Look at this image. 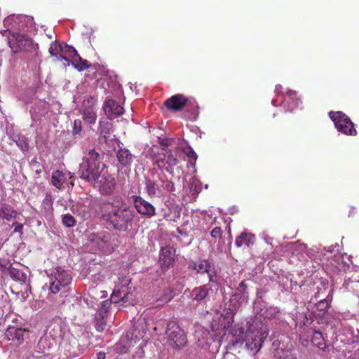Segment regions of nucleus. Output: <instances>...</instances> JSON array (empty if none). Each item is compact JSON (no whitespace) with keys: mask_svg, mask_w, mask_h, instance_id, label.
Segmentation results:
<instances>
[{"mask_svg":"<svg viewBox=\"0 0 359 359\" xmlns=\"http://www.w3.org/2000/svg\"><path fill=\"white\" fill-rule=\"evenodd\" d=\"M231 343L233 346L245 342L246 348L257 353L262 346V344L269 335L266 325L261 320L255 319L248 322L246 331L242 327L233 328L231 331Z\"/></svg>","mask_w":359,"mask_h":359,"instance_id":"nucleus-1","label":"nucleus"},{"mask_svg":"<svg viewBox=\"0 0 359 359\" xmlns=\"http://www.w3.org/2000/svg\"><path fill=\"white\" fill-rule=\"evenodd\" d=\"M101 212L104 220L121 231L128 230L135 215L134 210H130L126 205L119 207L109 202L103 203Z\"/></svg>","mask_w":359,"mask_h":359,"instance_id":"nucleus-2","label":"nucleus"},{"mask_svg":"<svg viewBox=\"0 0 359 359\" xmlns=\"http://www.w3.org/2000/svg\"><path fill=\"white\" fill-rule=\"evenodd\" d=\"M104 167L100 154L92 149L83 156L78 172L80 178L95 184L101 177Z\"/></svg>","mask_w":359,"mask_h":359,"instance_id":"nucleus-3","label":"nucleus"},{"mask_svg":"<svg viewBox=\"0 0 359 359\" xmlns=\"http://www.w3.org/2000/svg\"><path fill=\"white\" fill-rule=\"evenodd\" d=\"M130 282L131 280L129 277L125 276L122 278L116 286L111 294V300L103 301L97 313L107 316L111 302L121 303V305L132 304L134 294L131 290V287L129 286Z\"/></svg>","mask_w":359,"mask_h":359,"instance_id":"nucleus-4","label":"nucleus"},{"mask_svg":"<svg viewBox=\"0 0 359 359\" xmlns=\"http://www.w3.org/2000/svg\"><path fill=\"white\" fill-rule=\"evenodd\" d=\"M70 273L62 267L55 268L50 276V291L53 294L67 292L72 283Z\"/></svg>","mask_w":359,"mask_h":359,"instance_id":"nucleus-5","label":"nucleus"},{"mask_svg":"<svg viewBox=\"0 0 359 359\" xmlns=\"http://www.w3.org/2000/svg\"><path fill=\"white\" fill-rule=\"evenodd\" d=\"M329 116L338 131L346 135H356L357 131L351 120L342 111H330Z\"/></svg>","mask_w":359,"mask_h":359,"instance_id":"nucleus-6","label":"nucleus"},{"mask_svg":"<svg viewBox=\"0 0 359 359\" xmlns=\"http://www.w3.org/2000/svg\"><path fill=\"white\" fill-rule=\"evenodd\" d=\"M154 163L159 169L171 172L172 168L179 163V160L170 149H162L161 151L154 156Z\"/></svg>","mask_w":359,"mask_h":359,"instance_id":"nucleus-7","label":"nucleus"},{"mask_svg":"<svg viewBox=\"0 0 359 359\" xmlns=\"http://www.w3.org/2000/svg\"><path fill=\"white\" fill-rule=\"evenodd\" d=\"M9 46L15 53L20 51H31L34 48L32 39L19 33H14L9 39Z\"/></svg>","mask_w":359,"mask_h":359,"instance_id":"nucleus-8","label":"nucleus"},{"mask_svg":"<svg viewBox=\"0 0 359 359\" xmlns=\"http://www.w3.org/2000/svg\"><path fill=\"white\" fill-rule=\"evenodd\" d=\"M190 267L195 270L198 274H200L201 276L206 274L208 277L209 281L212 283L216 284L217 287L215 290L218 291L219 283L217 281L215 280V277L216 276L217 272L215 271L214 264H211L207 259H203L200 260L198 262H193L190 265Z\"/></svg>","mask_w":359,"mask_h":359,"instance_id":"nucleus-9","label":"nucleus"},{"mask_svg":"<svg viewBox=\"0 0 359 359\" xmlns=\"http://www.w3.org/2000/svg\"><path fill=\"white\" fill-rule=\"evenodd\" d=\"M166 334L177 348L187 343V337L183 330L175 322H170L167 325Z\"/></svg>","mask_w":359,"mask_h":359,"instance_id":"nucleus-10","label":"nucleus"},{"mask_svg":"<svg viewBox=\"0 0 359 359\" xmlns=\"http://www.w3.org/2000/svg\"><path fill=\"white\" fill-rule=\"evenodd\" d=\"M130 198L139 214L147 217H151L156 215L154 206L141 196L133 195Z\"/></svg>","mask_w":359,"mask_h":359,"instance_id":"nucleus-11","label":"nucleus"},{"mask_svg":"<svg viewBox=\"0 0 359 359\" xmlns=\"http://www.w3.org/2000/svg\"><path fill=\"white\" fill-rule=\"evenodd\" d=\"M61 346L70 357L78 356L83 350L79 340L72 334L65 337L62 341Z\"/></svg>","mask_w":359,"mask_h":359,"instance_id":"nucleus-12","label":"nucleus"},{"mask_svg":"<svg viewBox=\"0 0 359 359\" xmlns=\"http://www.w3.org/2000/svg\"><path fill=\"white\" fill-rule=\"evenodd\" d=\"M217 285L215 283L205 284L202 286L195 287L191 294L193 301L202 302L205 300L210 294H216L215 290Z\"/></svg>","mask_w":359,"mask_h":359,"instance_id":"nucleus-13","label":"nucleus"},{"mask_svg":"<svg viewBox=\"0 0 359 359\" xmlns=\"http://www.w3.org/2000/svg\"><path fill=\"white\" fill-rule=\"evenodd\" d=\"M28 330L15 325H8L6 331V337L8 341H13L16 346L22 344L25 339V335Z\"/></svg>","mask_w":359,"mask_h":359,"instance_id":"nucleus-14","label":"nucleus"},{"mask_svg":"<svg viewBox=\"0 0 359 359\" xmlns=\"http://www.w3.org/2000/svg\"><path fill=\"white\" fill-rule=\"evenodd\" d=\"M95 184H98L99 191L102 195H110L115 189L116 182L114 177L110 175L102 177Z\"/></svg>","mask_w":359,"mask_h":359,"instance_id":"nucleus-15","label":"nucleus"},{"mask_svg":"<svg viewBox=\"0 0 359 359\" xmlns=\"http://www.w3.org/2000/svg\"><path fill=\"white\" fill-rule=\"evenodd\" d=\"M175 250L170 246H166L161 249L160 263L163 271L168 270L174 263Z\"/></svg>","mask_w":359,"mask_h":359,"instance_id":"nucleus-16","label":"nucleus"},{"mask_svg":"<svg viewBox=\"0 0 359 359\" xmlns=\"http://www.w3.org/2000/svg\"><path fill=\"white\" fill-rule=\"evenodd\" d=\"M188 99L182 94H176L164 101V106L172 111H180L187 104Z\"/></svg>","mask_w":359,"mask_h":359,"instance_id":"nucleus-17","label":"nucleus"},{"mask_svg":"<svg viewBox=\"0 0 359 359\" xmlns=\"http://www.w3.org/2000/svg\"><path fill=\"white\" fill-rule=\"evenodd\" d=\"M116 158L118 162V167L121 169H130L135 159V156L126 148H120L116 151Z\"/></svg>","mask_w":359,"mask_h":359,"instance_id":"nucleus-18","label":"nucleus"},{"mask_svg":"<svg viewBox=\"0 0 359 359\" xmlns=\"http://www.w3.org/2000/svg\"><path fill=\"white\" fill-rule=\"evenodd\" d=\"M248 285L245 284V281H241L236 289L235 293L231 296V300L236 301L237 304H235L234 309L238 308L241 304L243 302H246L248 300Z\"/></svg>","mask_w":359,"mask_h":359,"instance_id":"nucleus-19","label":"nucleus"},{"mask_svg":"<svg viewBox=\"0 0 359 359\" xmlns=\"http://www.w3.org/2000/svg\"><path fill=\"white\" fill-rule=\"evenodd\" d=\"M103 109L109 118H113V116H118L123 114L124 109L116 100L112 99L106 100L103 104Z\"/></svg>","mask_w":359,"mask_h":359,"instance_id":"nucleus-20","label":"nucleus"},{"mask_svg":"<svg viewBox=\"0 0 359 359\" xmlns=\"http://www.w3.org/2000/svg\"><path fill=\"white\" fill-rule=\"evenodd\" d=\"M20 214V212H18L11 205L6 203L0 204V221L15 220Z\"/></svg>","mask_w":359,"mask_h":359,"instance_id":"nucleus-21","label":"nucleus"},{"mask_svg":"<svg viewBox=\"0 0 359 359\" xmlns=\"http://www.w3.org/2000/svg\"><path fill=\"white\" fill-rule=\"evenodd\" d=\"M144 189L150 198L161 197L163 195V189L157 182L146 178L144 182Z\"/></svg>","mask_w":359,"mask_h":359,"instance_id":"nucleus-22","label":"nucleus"},{"mask_svg":"<svg viewBox=\"0 0 359 359\" xmlns=\"http://www.w3.org/2000/svg\"><path fill=\"white\" fill-rule=\"evenodd\" d=\"M283 103L285 105L287 104V109L293 111L294 109L299 107V104L302 103L301 98L298 96V93L294 90H288L286 92V97Z\"/></svg>","mask_w":359,"mask_h":359,"instance_id":"nucleus-23","label":"nucleus"},{"mask_svg":"<svg viewBox=\"0 0 359 359\" xmlns=\"http://www.w3.org/2000/svg\"><path fill=\"white\" fill-rule=\"evenodd\" d=\"M46 332L48 334V337L57 341L62 339L65 333L62 325L55 321L50 323L46 329Z\"/></svg>","mask_w":359,"mask_h":359,"instance_id":"nucleus-24","label":"nucleus"},{"mask_svg":"<svg viewBox=\"0 0 359 359\" xmlns=\"http://www.w3.org/2000/svg\"><path fill=\"white\" fill-rule=\"evenodd\" d=\"M57 343L58 341L46 336L40 339L38 343V347L43 353L48 352V353H49V351L57 347Z\"/></svg>","mask_w":359,"mask_h":359,"instance_id":"nucleus-25","label":"nucleus"},{"mask_svg":"<svg viewBox=\"0 0 359 359\" xmlns=\"http://www.w3.org/2000/svg\"><path fill=\"white\" fill-rule=\"evenodd\" d=\"M66 180V175L62 171L57 170L52 172L50 184L57 189H64V184Z\"/></svg>","mask_w":359,"mask_h":359,"instance_id":"nucleus-26","label":"nucleus"},{"mask_svg":"<svg viewBox=\"0 0 359 359\" xmlns=\"http://www.w3.org/2000/svg\"><path fill=\"white\" fill-rule=\"evenodd\" d=\"M254 236L251 233L243 232L237 237L236 245L238 248L249 247L253 243Z\"/></svg>","mask_w":359,"mask_h":359,"instance_id":"nucleus-27","label":"nucleus"},{"mask_svg":"<svg viewBox=\"0 0 359 359\" xmlns=\"http://www.w3.org/2000/svg\"><path fill=\"white\" fill-rule=\"evenodd\" d=\"M88 241L95 244L99 248H102L109 241V236L102 235V233H91L89 236Z\"/></svg>","mask_w":359,"mask_h":359,"instance_id":"nucleus-28","label":"nucleus"},{"mask_svg":"<svg viewBox=\"0 0 359 359\" xmlns=\"http://www.w3.org/2000/svg\"><path fill=\"white\" fill-rule=\"evenodd\" d=\"M312 344L319 349L325 351L327 348L325 340L320 331L316 330L311 337Z\"/></svg>","mask_w":359,"mask_h":359,"instance_id":"nucleus-29","label":"nucleus"},{"mask_svg":"<svg viewBox=\"0 0 359 359\" xmlns=\"http://www.w3.org/2000/svg\"><path fill=\"white\" fill-rule=\"evenodd\" d=\"M72 65L78 71L81 72L89 67L88 62L83 59L79 54L73 56L72 60Z\"/></svg>","mask_w":359,"mask_h":359,"instance_id":"nucleus-30","label":"nucleus"},{"mask_svg":"<svg viewBox=\"0 0 359 359\" xmlns=\"http://www.w3.org/2000/svg\"><path fill=\"white\" fill-rule=\"evenodd\" d=\"M83 119L88 124H94L97 119V114L93 107H88L83 110Z\"/></svg>","mask_w":359,"mask_h":359,"instance_id":"nucleus-31","label":"nucleus"},{"mask_svg":"<svg viewBox=\"0 0 359 359\" xmlns=\"http://www.w3.org/2000/svg\"><path fill=\"white\" fill-rule=\"evenodd\" d=\"M280 313V310L276 306H266L264 309H262V315L264 318L272 320L278 316Z\"/></svg>","mask_w":359,"mask_h":359,"instance_id":"nucleus-32","label":"nucleus"},{"mask_svg":"<svg viewBox=\"0 0 359 359\" xmlns=\"http://www.w3.org/2000/svg\"><path fill=\"white\" fill-rule=\"evenodd\" d=\"M94 323L96 330L99 332H102L107 326V316L97 313Z\"/></svg>","mask_w":359,"mask_h":359,"instance_id":"nucleus-33","label":"nucleus"},{"mask_svg":"<svg viewBox=\"0 0 359 359\" xmlns=\"http://www.w3.org/2000/svg\"><path fill=\"white\" fill-rule=\"evenodd\" d=\"M14 142L17 146L22 151H27L29 149V143L27 138L22 135H18L13 137Z\"/></svg>","mask_w":359,"mask_h":359,"instance_id":"nucleus-34","label":"nucleus"},{"mask_svg":"<svg viewBox=\"0 0 359 359\" xmlns=\"http://www.w3.org/2000/svg\"><path fill=\"white\" fill-rule=\"evenodd\" d=\"M111 124L107 121H100V135L105 139L110 133Z\"/></svg>","mask_w":359,"mask_h":359,"instance_id":"nucleus-35","label":"nucleus"},{"mask_svg":"<svg viewBox=\"0 0 359 359\" xmlns=\"http://www.w3.org/2000/svg\"><path fill=\"white\" fill-rule=\"evenodd\" d=\"M159 180L160 182L161 183V189H163V193L165 191L172 192L175 191V184L172 181L168 180H163L162 178H160Z\"/></svg>","mask_w":359,"mask_h":359,"instance_id":"nucleus-36","label":"nucleus"},{"mask_svg":"<svg viewBox=\"0 0 359 359\" xmlns=\"http://www.w3.org/2000/svg\"><path fill=\"white\" fill-rule=\"evenodd\" d=\"M48 52L52 56H57L60 53L63 52V46L56 42H53L50 43Z\"/></svg>","mask_w":359,"mask_h":359,"instance_id":"nucleus-37","label":"nucleus"},{"mask_svg":"<svg viewBox=\"0 0 359 359\" xmlns=\"http://www.w3.org/2000/svg\"><path fill=\"white\" fill-rule=\"evenodd\" d=\"M62 224L67 227H72L76 224L74 217L69 213L62 216Z\"/></svg>","mask_w":359,"mask_h":359,"instance_id":"nucleus-38","label":"nucleus"},{"mask_svg":"<svg viewBox=\"0 0 359 359\" xmlns=\"http://www.w3.org/2000/svg\"><path fill=\"white\" fill-rule=\"evenodd\" d=\"M82 130V123L80 119H76L74 120L73 123V128H72V135L74 137H76V135H80L81 132Z\"/></svg>","mask_w":359,"mask_h":359,"instance_id":"nucleus-39","label":"nucleus"},{"mask_svg":"<svg viewBox=\"0 0 359 359\" xmlns=\"http://www.w3.org/2000/svg\"><path fill=\"white\" fill-rule=\"evenodd\" d=\"M210 236L213 238H219L222 236V230L221 227H215L210 232Z\"/></svg>","mask_w":359,"mask_h":359,"instance_id":"nucleus-40","label":"nucleus"},{"mask_svg":"<svg viewBox=\"0 0 359 359\" xmlns=\"http://www.w3.org/2000/svg\"><path fill=\"white\" fill-rule=\"evenodd\" d=\"M12 227H13V233H22V230L24 225L22 223H19L18 222H14L12 224Z\"/></svg>","mask_w":359,"mask_h":359,"instance_id":"nucleus-41","label":"nucleus"},{"mask_svg":"<svg viewBox=\"0 0 359 359\" xmlns=\"http://www.w3.org/2000/svg\"><path fill=\"white\" fill-rule=\"evenodd\" d=\"M63 52L68 53L72 55V57L75 56L76 54H78L77 51L76 50V49L74 47L68 46V45H65V46H63Z\"/></svg>","mask_w":359,"mask_h":359,"instance_id":"nucleus-42","label":"nucleus"},{"mask_svg":"<svg viewBox=\"0 0 359 359\" xmlns=\"http://www.w3.org/2000/svg\"><path fill=\"white\" fill-rule=\"evenodd\" d=\"M329 306V303L326 299H322L317 304V307L320 311H323Z\"/></svg>","mask_w":359,"mask_h":359,"instance_id":"nucleus-43","label":"nucleus"},{"mask_svg":"<svg viewBox=\"0 0 359 359\" xmlns=\"http://www.w3.org/2000/svg\"><path fill=\"white\" fill-rule=\"evenodd\" d=\"M187 156L191 158H193V159H196L197 158V155L195 153V151L192 149H190V150L189 151V152L187 153Z\"/></svg>","mask_w":359,"mask_h":359,"instance_id":"nucleus-44","label":"nucleus"},{"mask_svg":"<svg viewBox=\"0 0 359 359\" xmlns=\"http://www.w3.org/2000/svg\"><path fill=\"white\" fill-rule=\"evenodd\" d=\"M234 313H235L231 309H229V311H227L226 313V318H229L232 321V318L234 316Z\"/></svg>","mask_w":359,"mask_h":359,"instance_id":"nucleus-45","label":"nucleus"},{"mask_svg":"<svg viewBox=\"0 0 359 359\" xmlns=\"http://www.w3.org/2000/svg\"><path fill=\"white\" fill-rule=\"evenodd\" d=\"M283 86L281 85H277L275 88V92L277 94L281 93L283 90Z\"/></svg>","mask_w":359,"mask_h":359,"instance_id":"nucleus-46","label":"nucleus"},{"mask_svg":"<svg viewBox=\"0 0 359 359\" xmlns=\"http://www.w3.org/2000/svg\"><path fill=\"white\" fill-rule=\"evenodd\" d=\"M97 359H105L106 358V354L104 352H99L97 355Z\"/></svg>","mask_w":359,"mask_h":359,"instance_id":"nucleus-47","label":"nucleus"},{"mask_svg":"<svg viewBox=\"0 0 359 359\" xmlns=\"http://www.w3.org/2000/svg\"><path fill=\"white\" fill-rule=\"evenodd\" d=\"M57 57L60 60H65V61H69V59H68L67 57H65V56L62 55L61 54V53H60Z\"/></svg>","mask_w":359,"mask_h":359,"instance_id":"nucleus-48","label":"nucleus"}]
</instances>
